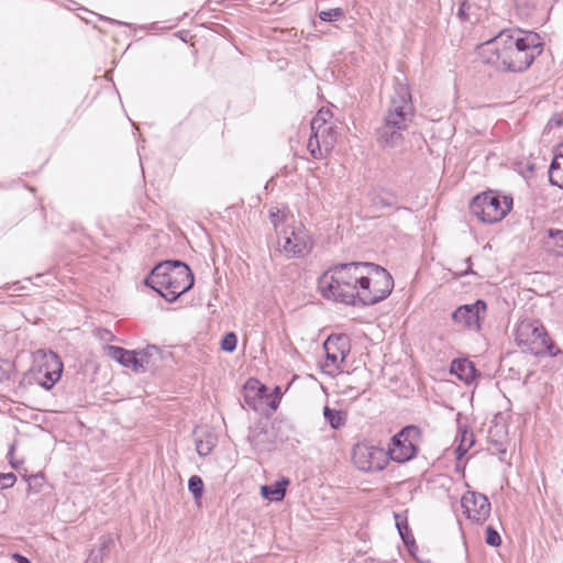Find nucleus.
Here are the masks:
<instances>
[{
    "label": "nucleus",
    "instance_id": "14",
    "mask_svg": "<svg viewBox=\"0 0 563 563\" xmlns=\"http://www.w3.org/2000/svg\"><path fill=\"white\" fill-rule=\"evenodd\" d=\"M486 303L483 300H477L473 305H465L457 308L452 313L454 322L462 324L470 330H479L481 328V312H485Z\"/></svg>",
    "mask_w": 563,
    "mask_h": 563
},
{
    "label": "nucleus",
    "instance_id": "28",
    "mask_svg": "<svg viewBox=\"0 0 563 563\" xmlns=\"http://www.w3.org/2000/svg\"><path fill=\"white\" fill-rule=\"evenodd\" d=\"M344 358H340L339 355L325 352V362L323 364V369L329 374H333L334 372L341 368V364L344 363Z\"/></svg>",
    "mask_w": 563,
    "mask_h": 563
},
{
    "label": "nucleus",
    "instance_id": "13",
    "mask_svg": "<svg viewBox=\"0 0 563 563\" xmlns=\"http://www.w3.org/2000/svg\"><path fill=\"white\" fill-rule=\"evenodd\" d=\"M335 142L336 132L333 125L327 128L323 126L318 130L311 131L307 148L313 158L321 159L328 153L331 152Z\"/></svg>",
    "mask_w": 563,
    "mask_h": 563
},
{
    "label": "nucleus",
    "instance_id": "18",
    "mask_svg": "<svg viewBox=\"0 0 563 563\" xmlns=\"http://www.w3.org/2000/svg\"><path fill=\"white\" fill-rule=\"evenodd\" d=\"M106 351L111 358L115 360L121 365L132 367L134 372L140 373L135 351H129L115 345H107Z\"/></svg>",
    "mask_w": 563,
    "mask_h": 563
},
{
    "label": "nucleus",
    "instance_id": "19",
    "mask_svg": "<svg viewBox=\"0 0 563 563\" xmlns=\"http://www.w3.org/2000/svg\"><path fill=\"white\" fill-rule=\"evenodd\" d=\"M113 547L114 538L112 534L101 536L98 540L97 548L90 551L87 563H103V560L109 556Z\"/></svg>",
    "mask_w": 563,
    "mask_h": 563
},
{
    "label": "nucleus",
    "instance_id": "40",
    "mask_svg": "<svg viewBox=\"0 0 563 563\" xmlns=\"http://www.w3.org/2000/svg\"><path fill=\"white\" fill-rule=\"evenodd\" d=\"M275 393H276L277 395H280V389H279V387H276V388H275Z\"/></svg>",
    "mask_w": 563,
    "mask_h": 563
},
{
    "label": "nucleus",
    "instance_id": "10",
    "mask_svg": "<svg viewBox=\"0 0 563 563\" xmlns=\"http://www.w3.org/2000/svg\"><path fill=\"white\" fill-rule=\"evenodd\" d=\"M195 282L190 267L179 260H166L156 264L142 282Z\"/></svg>",
    "mask_w": 563,
    "mask_h": 563
},
{
    "label": "nucleus",
    "instance_id": "11",
    "mask_svg": "<svg viewBox=\"0 0 563 563\" xmlns=\"http://www.w3.org/2000/svg\"><path fill=\"white\" fill-rule=\"evenodd\" d=\"M467 519L476 523H484L490 515L488 498L477 492H467L461 499Z\"/></svg>",
    "mask_w": 563,
    "mask_h": 563
},
{
    "label": "nucleus",
    "instance_id": "42",
    "mask_svg": "<svg viewBox=\"0 0 563 563\" xmlns=\"http://www.w3.org/2000/svg\"><path fill=\"white\" fill-rule=\"evenodd\" d=\"M272 408L276 409L277 406L275 405V402L272 404Z\"/></svg>",
    "mask_w": 563,
    "mask_h": 563
},
{
    "label": "nucleus",
    "instance_id": "35",
    "mask_svg": "<svg viewBox=\"0 0 563 563\" xmlns=\"http://www.w3.org/2000/svg\"><path fill=\"white\" fill-rule=\"evenodd\" d=\"M269 219L273 225L277 228L283 220V216H280V210L278 208H271Z\"/></svg>",
    "mask_w": 563,
    "mask_h": 563
},
{
    "label": "nucleus",
    "instance_id": "23",
    "mask_svg": "<svg viewBox=\"0 0 563 563\" xmlns=\"http://www.w3.org/2000/svg\"><path fill=\"white\" fill-rule=\"evenodd\" d=\"M159 353V349L155 345H148L143 350L135 351L139 372H145L151 364H154L152 360L157 358Z\"/></svg>",
    "mask_w": 563,
    "mask_h": 563
},
{
    "label": "nucleus",
    "instance_id": "20",
    "mask_svg": "<svg viewBox=\"0 0 563 563\" xmlns=\"http://www.w3.org/2000/svg\"><path fill=\"white\" fill-rule=\"evenodd\" d=\"M549 179L551 185L563 189V144H560L554 151L549 168Z\"/></svg>",
    "mask_w": 563,
    "mask_h": 563
},
{
    "label": "nucleus",
    "instance_id": "9",
    "mask_svg": "<svg viewBox=\"0 0 563 563\" xmlns=\"http://www.w3.org/2000/svg\"><path fill=\"white\" fill-rule=\"evenodd\" d=\"M352 461L362 472L383 471L388 464L386 451L368 443H356L353 446Z\"/></svg>",
    "mask_w": 563,
    "mask_h": 563
},
{
    "label": "nucleus",
    "instance_id": "21",
    "mask_svg": "<svg viewBox=\"0 0 563 563\" xmlns=\"http://www.w3.org/2000/svg\"><path fill=\"white\" fill-rule=\"evenodd\" d=\"M323 349L345 360L350 352L349 340L345 335H330L323 343Z\"/></svg>",
    "mask_w": 563,
    "mask_h": 563
},
{
    "label": "nucleus",
    "instance_id": "32",
    "mask_svg": "<svg viewBox=\"0 0 563 563\" xmlns=\"http://www.w3.org/2000/svg\"><path fill=\"white\" fill-rule=\"evenodd\" d=\"M485 541L490 547H499L501 543V538L499 533L490 526L486 528V538Z\"/></svg>",
    "mask_w": 563,
    "mask_h": 563
},
{
    "label": "nucleus",
    "instance_id": "29",
    "mask_svg": "<svg viewBox=\"0 0 563 563\" xmlns=\"http://www.w3.org/2000/svg\"><path fill=\"white\" fill-rule=\"evenodd\" d=\"M344 14L345 12L342 8H332L320 11L318 16L323 22H334L342 19Z\"/></svg>",
    "mask_w": 563,
    "mask_h": 563
},
{
    "label": "nucleus",
    "instance_id": "17",
    "mask_svg": "<svg viewBox=\"0 0 563 563\" xmlns=\"http://www.w3.org/2000/svg\"><path fill=\"white\" fill-rule=\"evenodd\" d=\"M450 372L465 384H471L477 374L474 363L467 358L452 361Z\"/></svg>",
    "mask_w": 563,
    "mask_h": 563
},
{
    "label": "nucleus",
    "instance_id": "3",
    "mask_svg": "<svg viewBox=\"0 0 563 563\" xmlns=\"http://www.w3.org/2000/svg\"><path fill=\"white\" fill-rule=\"evenodd\" d=\"M376 277L384 282H393L391 274L384 267L368 262H351L338 264L327 269L318 282H371Z\"/></svg>",
    "mask_w": 563,
    "mask_h": 563
},
{
    "label": "nucleus",
    "instance_id": "5",
    "mask_svg": "<svg viewBox=\"0 0 563 563\" xmlns=\"http://www.w3.org/2000/svg\"><path fill=\"white\" fill-rule=\"evenodd\" d=\"M512 207V198L492 191L483 192L471 201V212L484 223L501 221Z\"/></svg>",
    "mask_w": 563,
    "mask_h": 563
},
{
    "label": "nucleus",
    "instance_id": "8",
    "mask_svg": "<svg viewBox=\"0 0 563 563\" xmlns=\"http://www.w3.org/2000/svg\"><path fill=\"white\" fill-rule=\"evenodd\" d=\"M411 121L412 119L407 118L406 114H394L386 111L382 125L376 130L378 144L388 148L400 145L404 141V132Z\"/></svg>",
    "mask_w": 563,
    "mask_h": 563
},
{
    "label": "nucleus",
    "instance_id": "22",
    "mask_svg": "<svg viewBox=\"0 0 563 563\" xmlns=\"http://www.w3.org/2000/svg\"><path fill=\"white\" fill-rule=\"evenodd\" d=\"M288 479L275 482L273 485H263L261 487L262 496L272 501H280L286 494V485Z\"/></svg>",
    "mask_w": 563,
    "mask_h": 563
},
{
    "label": "nucleus",
    "instance_id": "16",
    "mask_svg": "<svg viewBox=\"0 0 563 563\" xmlns=\"http://www.w3.org/2000/svg\"><path fill=\"white\" fill-rule=\"evenodd\" d=\"M144 288L157 292L168 302H174L176 299L184 297L195 284H143Z\"/></svg>",
    "mask_w": 563,
    "mask_h": 563
},
{
    "label": "nucleus",
    "instance_id": "24",
    "mask_svg": "<svg viewBox=\"0 0 563 563\" xmlns=\"http://www.w3.org/2000/svg\"><path fill=\"white\" fill-rule=\"evenodd\" d=\"M395 521H396V528L405 543V545L410 550L411 547L416 545V541L413 538V534L411 533V530L408 525V520L406 516H402L400 514L395 512L394 514Z\"/></svg>",
    "mask_w": 563,
    "mask_h": 563
},
{
    "label": "nucleus",
    "instance_id": "1",
    "mask_svg": "<svg viewBox=\"0 0 563 563\" xmlns=\"http://www.w3.org/2000/svg\"><path fill=\"white\" fill-rule=\"evenodd\" d=\"M542 52L540 35L523 30H503L478 47L484 64L510 73L527 70Z\"/></svg>",
    "mask_w": 563,
    "mask_h": 563
},
{
    "label": "nucleus",
    "instance_id": "41",
    "mask_svg": "<svg viewBox=\"0 0 563 563\" xmlns=\"http://www.w3.org/2000/svg\"><path fill=\"white\" fill-rule=\"evenodd\" d=\"M35 478H37L36 475L30 476V479H35Z\"/></svg>",
    "mask_w": 563,
    "mask_h": 563
},
{
    "label": "nucleus",
    "instance_id": "30",
    "mask_svg": "<svg viewBox=\"0 0 563 563\" xmlns=\"http://www.w3.org/2000/svg\"><path fill=\"white\" fill-rule=\"evenodd\" d=\"M188 489L196 500L202 497L203 482L200 476L192 475L188 481Z\"/></svg>",
    "mask_w": 563,
    "mask_h": 563
},
{
    "label": "nucleus",
    "instance_id": "15",
    "mask_svg": "<svg viewBox=\"0 0 563 563\" xmlns=\"http://www.w3.org/2000/svg\"><path fill=\"white\" fill-rule=\"evenodd\" d=\"M387 112L406 114V117L410 119L413 118L415 108L411 101V93L407 86L402 84L395 86Z\"/></svg>",
    "mask_w": 563,
    "mask_h": 563
},
{
    "label": "nucleus",
    "instance_id": "2",
    "mask_svg": "<svg viewBox=\"0 0 563 563\" xmlns=\"http://www.w3.org/2000/svg\"><path fill=\"white\" fill-rule=\"evenodd\" d=\"M394 284H325L319 285L321 295L336 302L369 306L385 299Z\"/></svg>",
    "mask_w": 563,
    "mask_h": 563
},
{
    "label": "nucleus",
    "instance_id": "37",
    "mask_svg": "<svg viewBox=\"0 0 563 563\" xmlns=\"http://www.w3.org/2000/svg\"><path fill=\"white\" fill-rule=\"evenodd\" d=\"M14 558L18 561V563H31V561L27 558L21 554H14Z\"/></svg>",
    "mask_w": 563,
    "mask_h": 563
},
{
    "label": "nucleus",
    "instance_id": "27",
    "mask_svg": "<svg viewBox=\"0 0 563 563\" xmlns=\"http://www.w3.org/2000/svg\"><path fill=\"white\" fill-rule=\"evenodd\" d=\"M332 118V113L329 109H320L314 118L311 120V131L318 130L320 128L332 126L329 120Z\"/></svg>",
    "mask_w": 563,
    "mask_h": 563
},
{
    "label": "nucleus",
    "instance_id": "7",
    "mask_svg": "<svg viewBox=\"0 0 563 563\" xmlns=\"http://www.w3.org/2000/svg\"><path fill=\"white\" fill-rule=\"evenodd\" d=\"M31 372L34 380L49 390L60 379L63 363L52 351H37Z\"/></svg>",
    "mask_w": 563,
    "mask_h": 563
},
{
    "label": "nucleus",
    "instance_id": "33",
    "mask_svg": "<svg viewBox=\"0 0 563 563\" xmlns=\"http://www.w3.org/2000/svg\"><path fill=\"white\" fill-rule=\"evenodd\" d=\"M16 482V476L13 473H0V489L12 487Z\"/></svg>",
    "mask_w": 563,
    "mask_h": 563
},
{
    "label": "nucleus",
    "instance_id": "25",
    "mask_svg": "<svg viewBox=\"0 0 563 563\" xmlns=\"http://www.w3.org/2000/svg\"><path fill=\"white\" fill-rule=\"evenodd\" d=\"M323 417L334 430L342 428L346 423V413L341 410L331 409L329 406L323 408Z\"/></svg>",
    "mask_w": 563,
    "mask_h": 563
},
{
    "label": "nucleus",
    "instance_id": "26",
    "mask_svg": "<svg viewBox=\"0 0 563 563\" xmlns=\"http://www.w3.org/2000/svg\"><path fill=\"white\" fill-rule=\"evenodd\" d=\"M216 445V438L207 433L203 438L196 439V450L200 456L209 455Z\"/></svg>",
    "mask_w": 563,
    "mask_h": 563
},
{
    "label": "nucleus",
    "instance_id": "12",
    "mask_svg": "<svg viewBox=\"0 0 563 563\" xmlns=\"http://www.w3.org/2000/svg\"><path fill=\"white\" fill-rule=\"evenodd\" d=\"M279 245L288 257H298L311 249V241L307 232L298 227L285 230Z\"/></svg>",
    "mask_w": 563,
    "mask_h": 563
},
{
    "label": "nucleus",
    "instance_id": "31",
    "mask_svg": "<svg viewBox=\"0 0 563 563\" xmlns=\"http://www.w3.org/2000/svg\"><path fill=\"white\" fill-rule=\"evenodd\" d=\"M238 338L235 333L228 332L221 340V349L225 352H233L236 347Z\"/></svg>",
    "mask_w": 563,
    "mask_h": 563
},
{
    "label": "nucleus",
    "instance_id": "4",
    "mask_svg": "<svg viewBox=\"0 0 563 563\" xmlns=\"http://www.w3.org/2000/svg\"><path fill=\"white\" fill-rule=\"evenodd\" d=\"M516 341L525 351L537 356H555L560 353V349L551 341L545 328L538 320H522L516 330Z\"/></svg>",
    "mask_w": 563,
    "mask_h": 563
},
{
    "label": "nucleus",
    "instance_id": "6",
    "mask_svg": "<svg viewBox=\"0 0 563 563\" xmlns=\"http://www.w3.org/2000/svg\"><path fill=\"white\" fill-rule=\"evenodd\" d=\"M421 439L422 432L419 427L413 424L404 427L390 439L388 449L385 450L387 461L406 463L415 459L419 452Z\"/></svg>",
    "mask_w": 563,
    "mask_h": 563
},
{
    "label": "nucleus",
    "instance_id": "36",
    "mask_svg": "<svg viewBox=\"0 0 563 563\" xmlns=\"http://www.w3.org/2000/svg\"><path fill=\"white\" fill-rule=\"evenodd\" d=\"M14 451H15V444H11L9 452H8V457H9V462H10L11 466L13 468H18L20 463L14 461V459H13Z\"/></svg>",
    "mask_w": 563,
    "mask_h": 563
},
{
    "label": "nucleus",
    "instance_id": "38",
    "mask_svg": "<svg viewBox=\"0 0 563 563\" xmlns=\"http://www.w3.org/2000/svg\"><path fill=\"white\" fill-rule=\"evenodd\" d=\"M563 124V121L561 119H554L552 118L550 121H549V125L553 126H561Z\"/></svg>",
    "mask_w": 563,
    "mask_h": 563
},
{
    "label": "nucleus",
    "instance_id": "39",
    "mask_svg": "<svg viewBox=\"0 0 563 563\" xmlns=\"http://www.w3.org/2000/svg\"><path fill=\"white\" fill-rule=\"evenodd\" d=\"M100 19H103L106 21H109L110 23L118 24V25H122L123 24L122 22H120L118 20L110 19V18L100 16Z\"/></svg>",
    "mask_w": 563,
    "mask_h": 563
},
{
    "label": "nucleus",
    "instance_id": "34",
    "mask_svg": "<svg viewBox=\"0 0 563 563\" xmlns=\"http://www.w3.org/2000/svg\"><path fill=\"white\" fill-rule=\"evenodd\" d=\"M549 235L554 240V243L561 249L563 252V231L562 230H550Z\"/></svg>",
    "mask_w": 563,
    "mask_h": 563
}]
</instances>
